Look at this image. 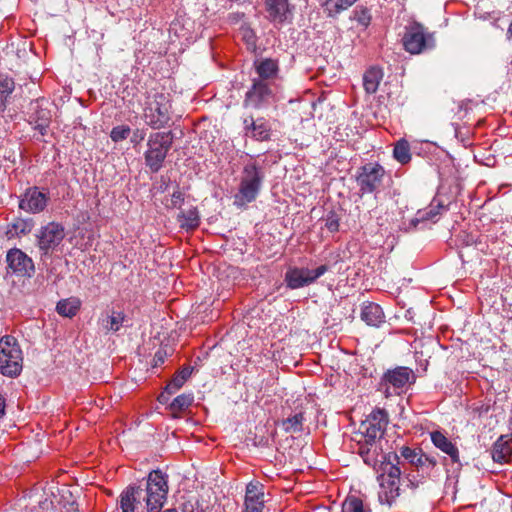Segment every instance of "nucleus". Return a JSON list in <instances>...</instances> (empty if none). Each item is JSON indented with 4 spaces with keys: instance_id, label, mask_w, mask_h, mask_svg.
<instances>
[{
    "instance_id": "nucleus-43",
    "label": "nucleus",
    "mask_w": 512,
    "mask_h": 512,
    "mask_svg": "<svg viewBox=\"0 0 512 512\" xmlns=\"http://www.w3.org/2000/svg\"><path fill=\"white\" fill-rule=\"evenodd\" d=\"M325 226L330 232H337L339 230V218L335 212L328 214Z\"/></svg>"
},
{
    "instance_id": "nucleus-28",
    "label": "nucleus",
    "mask_w": 512,
    "mask_h": 512,
    "mask_svg": "<svg viewBox=\"0 0 512 512\" xmlns=\"http://www.w3.org/2000/svg\"><path fill=\"white\" fill-rule=\"evenodd\" d=\"M383 77L382 71L378 68L372 67L368 69L363 76V86L368 94H373L377 91L379 83Z\"/></svg>"
},
{
    "instance_id": "nucleus-29",
    "label": "nucleus",
    "mask_w": 512,
    "mask_h": 512,
    "mask_svg": "<svg viewBox=\"0 0 512 512\" xmlns=\"http://www.w3.org/2000/svg\"><path fill=\"white\" fill-rule=\"evenodd\" d=\"M178 222L180 227L192 231L195 230L200 224V217L196 208H191L187 211H181L178 215Z\"/></svg>"
},
{
    "instance_id": "nucleus-23",
    "label": "nucleus",
    "mask_w": 512,
    "mask_h": 512,
    "mask_svg": "<svg viewBox=\"0 0 512 512\" xmlns=\"http://www.w3.org/2000/svg\"><path fill=\"white\" fill-rule=\"evenodd\" d=\"M361 319L370 326H379L384 322V313L380 305L367 302L362 307Z\"/></svg>"
},
{
    "instance_id": "nucleus-17",
    "label": "nucleus",
    "mask_w": 512,
    "mask_h": 512,
    "mask_svg": "<svg viewBox=\"0 0 512 512\" xmlns=\"http://www.w3.org/2000/svg\"><path fill=\"white\" fill-rule=\"evenodd\" d=\"M255 71L258 75L256 80H262L271 84L277 78L279 73L278 60L272 58H263L254 62Z\"/></svg>"
},
{
    "instance_id": "nucleus-38",
    "label": "nucleus",
    "mask_w": 512,
    "mask_h": 512,
    "mask_svg": "<svg viewBox=\"0 0 512 512\" xmlns=\"http://www.w3.org/2000/svg\"><path fill=\"white\" fill-rule=\"evenodd\" d=\"M12 229L14 230L16 235H26L29 234L33 227H34V221L32 219H16L12 225Z\"/></svg>"
},
{
    "instance_id": "nucleus-7",
    "label": "nucleus",
    "mask_w": 512,
    "mask_h": 512,
    "mask_svg": "<svg viewBox=\"0 0 512 512\" xmlns=\"http://www.w3.org/2000/svg\"><path fill=\"white\" fill-rule=\"evenodd\" d=\"M415 380L416 376L411 368L398 366L387 370L383 374L378 383L377 391L381 392L386 398L400 395Z\"/></svg>"
},
{
    "instance_id": "nucleus-35",
    "label": "nucleus",
    "mask_w": 512,
    "mask_h": 512,
    "mask_svg": "<svg viewBox=\"0 0 512 512\" xmlns=\"http://www.w3.org/2000/svg\"><path fill=\"white\" fill-rule=\"evenodd\" d=\"M355 2L356 0H326L324 6L329 16H335L351 7Z\"/></svg>"
},
{
    "instance_id": "nucleus-45",
    "label": "nucleus",
    "mask_w": 512,
    "mask_h": 512,
    "mask_svg": "<svg viewBox=\"0 0 512 512\" xmlns=\"http://www.w3.org/2000/svg\"><path fill=\"white\" fill-rule=\"evenodd\" d=\"M171 202L173 206L181 205L184 202V194L177 190L172 194Z\"/></svg>"
},
{
    "instance_id": "nucleus-42",
    "label": "nucleus",
    "mask_w": 512,
    "mask_h": 512,
    "mask_svg": "<svg viewBox=\"0 0 512 512\" xmlns=\"http://www.w3.org/2000/svg\"><path fill=\"white\" fill-rule=\"evenodd\" d=\"M356 14V20L363 26H368L371 21V15L369 13V10L367 8H360L359 10L355 11Z\"/></svg>"
},
{
    "instance_id": "nucleus-2",
    "label": "nucleus",
    "mask_w": 512,
    "mask_h": 512,
    "mask_svg": "<svg viewBox=\"0 0 512 512\" xmlns=\"http://www.w3.org/2000/svg\"><path fill=\"white\" fill-rule=\"evenodd\" d=\"M264 172L256 162L247 163L241 172L240 183L237 194L234 196V204L242 207L253 202L262 186Z\"/></svg>"
},
{
    "instance_id": "nucleus-4",
    "label": "nucleus",
    "mask_w": 512,
    "mask_h": 512,
    "mask_svg": "<svg viewBox=\"0 0 512 512\" xmlns=\"http://www.w3.org/2000/svg\"><path fill=\"white\" fill-rule=\"evenodd\" d=\"M23 368V353L17 339L5 335L0 339V372L6 377L18 376Z\"/></svg>"
},
{
    "instance_id": "nucleus-19",
    "label": "nucleus",
    "mask_w": 512,
    "mask_h": 512,
    "mask_svg": "<svg viewBox=\"0 0 512 512\" xmlns=\"http://www.w3.org/2000/svg\"><path fill=\"white\" fill-rule=\"evenodd\" d=\"M265 9L270 21L282 23L289 12L288 0H265Z\"/></svg>"
},
{
    "instance_id": "nucleus-33",
    "label": "nucleus",
    "mask_w": 512,
    "mask_h": 512,
    "mask_svg": "<svg viewBox=\"0 0 512 512\" xmlns=\"http://www.w3.org/2000/svg\"><path fill=\"white\" fill-rule=\"evenodd\" d=\"M394 158L401 164H407L411 160L410 145L405 139L399 140L393 149Z\"/></svg>"
},
{
    "instance_id": "nucleus-16",
    "label": "nucleus",
    "mask_w": 512,
    "mask_h": 512,
    "mask_svg": "<svg viewBox=\"0 0 512 512\" xmlns=\"http://www.w3.org/2000/svg\"><path fill=\"white\" fill-rule=\"evenodd\" d=\"M42 101L36 100L30 104L29 122L34 124V128L40 132L42 136L46 135L51 122V112L47 108L42 107Z\"/></svg>"
},
{
    "instance_id": "nucleus-40",
    "label": "nucleus",
    "mask_w": 512,
    "mask_h": 512,
    "mask_svg": "<svg viewBox=\"0 0 512 512\" xmlns=\"http://www.w3.org/2000/svg\"><path fill=\"white\" fill-rule=\"evenodd\" d=\"M264 498L262 487L258 484L249 483L246 487L245 500H259Z\"/></svg>"
},
{
    "instance_id": "nucleus-25",
    "label": "nucleus",
    "mask_w": 512,
    "mask_h": 512,
    "mask_svg": "<svg viewBox=\"0 0 512 512\" xmlns=\"http://www.w3.org/2000/svg\"><path fill=\"white\" fill-rule=\"evenodd\" d=\"M14 90V79L8 75L0 74V114L6 110Z\"/></svg>"
},
{
    "instance_id": "nucleus-14",
    "label": "nucleus",
    "mask_w": 512,
    "mask_h": 512,
    "mask_svg": "<svg viewBox=\"0 0 512 512\" xmlns=\"http://www.w3.org/2000/svg\"><path fill=\"white\" fill-rule=\"evenodd\" d=\"M49 196L38 187L28 188L19 202V208L28 213H40L47 207Z\"/></svg>"
},
{
    "instance_id": "nucleus-15",
    "label": "nucleus",
    "mask_w": 512,
    "mask_h": 512,
    "mask_svg": "<svg viewBox=\"0 0 512 512\" xmlns=\"http://www.w3.org/2000/svg\"><path fill=\"white\" fill-rule=\"evenodd\" d=\"M245 135L255 141H268L271 136V127L263 117L254 119L252 116L246 117L243 121Z\"/></svg>"
},
{
    "instance_id": "nucleus-27",
    "label": "nucleus",
    "mask_w": 512,
    "mask_h": 512,
    "mask_svg": "<svg viewBox=\"0 0 512 512\" xmlns=\"http://www.w3.org/2000/svg\"><path fill=\"white\" fill-rule=\"evenodd\" d=\"M81 307V301L76 297H70L60 300L56 305V311L59 315L72 318Z\"/></svg>"
},
{
    "instance_id": "nucleus-32",
    "label": "nucleus",
    "mask_w": 512,
    "mask_h": 512,
    "mask_svg": "<svg viewBox=\"0 0 512 512\" xmlns=\"http://www.w3.org/2000/svg\"><path fill=\"white\" fill-rule=\"evenodd\" d=\"M342 512H371L368 505L364 504L363 500L355 495L346 497L341 507Z\"/></svg>"
},
{
    "instance_id": "nucleus-39",
    "label": "nucleus",
    "mask_w": 512,
    "mask_h": 512,
    "mask_svg": "<svg viewBox=\"0 0 512 512\" xmlns=\"http://www.w3.org/2000/svg\"><path fill=\"white\" fill-rule=\"evenodd\" d=\"M131 129L127 125H119L113 127L110 133V137L114 142L125 140L130 135Z\"/></svg>"
},
{
    "instance_id": "nucleus-50",
    "label": "nucleus",
    "mask_w": 512,
    "mask_h": 512,
    "mask_svg": "<svg viewBox=\"0 0 512 512\" xmlns=\"http://www.w3.org/2000/svg\"><path fill=\"white\" fill-rule=\"evenodd\" d=\"M508 34L512 37V22L509 25Z\"/></svg>"
},
{
    "instance_id": "nucleus-34",
    "label": "nucleus",
    "mask_w": 512,
    "mask_h": 512,
    "mask_svg": "<svg viewBox=\"0 0 512 512\" xmlns=\"http://www.w3.org/2000/svg\"><path fill=\"white\" fill-rule=\"evenodd\" d=\"M191 373L192 369L190 367H185L178 371L167 384V390L170 392L179 390L191 376Z\"/></svg>"
},
{
    "instance_id": "nucleus-26",
    "label": "nucleus",
    "mask_w": 512,
    "mask_h": 512,
    "mask_svg": "<svg viewBox=\"0 0 512 512\" xmlns=\"http://www.w3.org/2000/svg\"><path fill=\"white\" fill-rule=\"evenodd\" d=\"M400 456L416 468H423L426 466L427 459L421 449H412L410 447L403 446L400 449Z\"/></svg>"
},
{
    "instance_id": "nucleus-5",
    "label": "nucleus",
    "mask_w": 512,
    "mask_h": 512,
    "mask_svg": "<svg viewBox=\"0 0 512 512\" xmlns=\"http://www.w3.org/2000/svg\"><path fill=\"white\" fill-rule=\"evenodd\" d=\"M402 43L408 53L421 54L435 48V34L429 32L423 24L413 21L405 27Z\"/></svg>"
},
{
    "instance_id": "nucleus-22",
    "label": "nucleus",
    "mask_w": 512,
    "mask_h": 512,
    "mask_svg": "<svg viewBox=\"0 0 512 512\" xmlns=\"http://www.w3.org/2000/svg\"><path fill=\"white\" fill-rule=\"evenodd\" d=\"M431 440L438 449L450 456L453 463H459L458 448L443 433L440 431L432 432Z\"/></svg>"
},
{
    "instance_id": "nucleus-12",
    "label": "nucleus",
    "mask_w": 512,
    "mask_h": 512,
    "mask_svg": "<svg viewBox=\"0 0 512 512\" xmlns=\"http://www.w3.org/2000/svg\"><path fill=\"white\" fill-rule=\"evenodd\" d=\"M272 96L273 90L271 84L265 83L262 80L253 79L252 86L246 92L243 103L245 107L260 109L268 104Z\"/></svg>"
},
{
    "instance_id": "nucleus-24",
    "label": "nucleus",
    "mask_w": 512,
    "mask_h": 512,
    "mask_svg": "<svg viewBox=\"0 0 512 512\" xmlns=\"http://www.w3.org/2000/svg\"><path fill=\"white\" fill-rule=\"evenodd\" d=\"M441 209H445V206L442 205L441 203H437V205H434L432 203L428 209L419 210L417 212V217L413 218L410 221L409 227L406 229V231L416 229L418 223H420V222L429 221V220L435 222V218L440 214Z\"/></svg>"
},
{
    "instance_id": "nucleus-8",
    "label": "nucleus",
    "mask_w": 512,
    "mask_h": 512,
    "mask_svg": "<svg viewBox=\"0 0 512 512\" xmlns=\"http://www.w3.org/2000/svg\"><path fill=\"white\" fill-rule=\"evenodd\" d=\"M385 176L384 168L378 163H367L358 168L355 180L360 195L377 193Z\"/></svg>"
},
{
    "instance_id": "nucleus-6",
    "label": "nucleus",
    "mask_w": 512,
    "mask_h": 512,
    "mask_svg": "<svg viewBox=\"0 0 512 512\" xmlns=\"http://www.w3.org/2000/svg\"><path fill=\"white\" fill-rule=\"evenodd\" d=\"M171 102L169 95L155 93L149 97L144 108V120L152 129L159 130L169 126L171 121Z\"/></svg>"
},
{
    "instance_id": "nucleus-21",
    "label": "nucleus",
    "mask_w": 512,
    "mask_h": 512,
    "mask_svg": "<svg viewBox=\"0 0 512 512\" xmlns=\"http://www.w3.org/2000/svg\"><path fill=\"white\" fill-rule=\"evenodd\" d=\"M512 456V438L501 435L492 448V458L495 462L506 463Z\"/></svg>"
},
{
    "instance_id": "nucleus-13",
    "label": "nucleus",
    "mask_w": 512,
    "mask_h": 512,
    "mask_svg": "<svg viewBox=\"0 0 512 512\" xmlns=\"http://www.w3.org/2000/svg\"><path fill=\"white\" fill-rule=\"evenodd\" d=\"M6 261L8 268L17 276L30 278L35 272L33 260L20 249H10Z\"/></svg>"
},
{
    "instance_id": "nucleus-11",
    "label": "nucleus",
    "mask_w": 512,
    "mask_h": 512,
    "mask_svg": "<svg viewBox=\"0 0 512 512\" xmlns=\"http://www.w3.org/2000/svg\"><path fill=\"white\" fill-rule=\"evenodd\" d=\"M327 270V265H320L314 270L297 267L289 268L285 273V282L288 288L298 289L315 282Z\"/></svg>"
},
{
    "instance_id": "nucleus-37",
    "label": "nucleus",
    "mask_w": 512,
    "mask_h": 512,
    "mask_svg": "<svg viewBox=\"0 0 512 512\" xmlns=\"http://www.w3.org/2000/svg\"><path fill=\"white\" fill-rule=\"evenodd\" d=\"M303 420V413H296L295 415L283 420L282 426L286 432H301L303 429Z\"/></svg>"
},
{
    "instance_id": "nucleus-30",
    "label": "nucleus",
    "mask_w": 512,
    "mask_h": 512,
    "mask_svg": "<svg viewBox=\"0 0 512 512\" xmlns=\"http://www.w3.org/2000/svg\"><path fill=\"white\" fill-rule=\"evenodd\" d=\"M385 460H387L386 467L384 468L385 477L388 479H395L400 480L401 476V469L399 467L400 464V457L396 453H390L387 457H385Z\"/></svg>"
},
{
    "instance_id": "nucleus-48",
    "label": "nucleus",
    "mask_w": 512,
    "mask_h": 512,
    "mask_svg": "<svg viewBox=\"0 0 512 512\" xmlns=\"http://www.w3.org/2000/svg\"><path fill=\"white\" fill-rule=\"evenodd\" d=\"M5 410V399L0 393V418L4 415Z\"/></svg>"
},
{
    "instance_id": "nucleus-49",
    "label": "nucleus",
    "mask_w": 512,
    "mask_h": 512,
    "mask_svg": "<svg viewBox=\"0 0 512 512\" xmlns=\"http://www.w3.org/2000/svg\"><path fill=\"white\" fill-rule=\"evenodd\" d=\"M425 458L427 459L426 465L428 464L431 468H434L437 464L436 459L433 457H429L425 455Z\"/></svg>"
},
{
    "instance_id": "nucleus-10",
    "label": "nucleus",
    "mask_w": 512,
    "mask_h": 512,
    "mask_svg": "<svg viewBox=\"0 0 512 512\" xmlns=\"http://www.w3.org/2000/svg\"><path fill=\"white\" fill-rule=\"evenodd\" d=\"M388 424V414L384 409L373 410L367 419L361 424L363 430L360 437L374 443L382 438Z\"/></svg>"
},
{
    "instance_id": "nucleus-1",
    "label": "nucleus",
    "mask_w": 512,
    "mask_h": 512,
    "mask_svg": "<svg viewBox=\"0 0 512 512\" xmlns=\"http://www.w3.org/2000/svg\"><path fill=\"white\" fill-rule=\"evenodd\" d=\"M168 493L167 476L160 470L149 473L146 488L129 485L119 496L121 512H139L146 508L147 512H160Z\"/></svg>"
},
{
    "instance_id": "nucleus-47",
    "label": "nucleus",
    "mask_w": 512,
    "mask_h": 512,
    "mask_svg": "<svg viewBox=\"0 0 512 512\" xmlns=\"http://www.w3.org/2000/svg\"><path fill=\"white\" fill-rule=\"evenodd\" d=\"M138 139L139 140H143L144 139V134L143 133H140L139 130H136L134 132V136L132 138V142H138Z\"/></svg>"
},
{
    "instance_id": "nucleus-46",
    "label": "nucleus",
    "mask_w": 512,
    "mask_h": 512,
    "mask_svg": "<svg viewBox=\"0 0 512 512\" xmlns=\"http://www.w3.org/2000/svg\"><path fill=\"white\" fill-rule=\"evenodd\" d=\"M175 392H170L167 390V386L165 387L164 391L161 392L158 396V401L161 404H166L169 401L170 395L174 394Z\"/></svg>"
},
{
    "instance_id": "nucleus-31",
    "label": "nucleus",
    "mask_w": 512,
    "mask_h": 512,
    "mask_svg": "<svg viewBox=\"0 0 512 512\" xmlns=\"http://www.w3.org/2000/svg\"><path fill=\"white\" fill-rule=\"evenodd\" d=\"M125 318L124 312L112 310L111 315L102 320V326L106 332H117L124 323Z\"/></svg>"
},
{
    "instance_id": "nucleus-9",
    "label": "nucleus",
    "mask_w": 512,
    "mask_h": 512,
    "mask_svg": "<svg viewBox=\"0 0 512 512\" xmlns=\"http://www.w3.org/2000/svg\"><path fill=\"white\" fill-rule=\"evenodd\" d=\"M65 237L64 227L56 222L43 226L37 234V246L41 256H48L62 243Z\"/></svg>"
},
{
    "instance_id": "nucleus-18",
    "label": "nucleus",
    "mask_w": 512,
    "mask_h": 512,
    "mask_svg": "<svg viewBox=\"0 0 512 512\" xmlns=\"http://www.w3.org/2000/svg\"><path fill=\"white\" fill-rule=\"evenodd\" d=\"M381 491L378 494L379 501L391 505L392 502L399 496L400 480L388 479L385 474L379 477Z\"/></svg>"
},
{
    "instance_id": "nucleus-44",
    "label": "nucleus",
    "mask_w": 512,
    "mask_h": 512,
    "mask_svg": "<svg viewBox=\"0 0 512 512\" xmlns=\"http://www.w3.org/2000/svg\"><path fill=\"white\" fill-rule=\"evenodd\" d=\"M167 357V352L164 349H159L153 358L154 367L160 366L165 362V359Z\"/></svg>"
},
{
    "instance_id": "nucleus-41",
    "label": "nucleus",
    "mask_w": 512,
    "mask_h": 512,
    "mask_svg": "<svg viewBox=\"0 0 512 512\" xmlns=\"http://www.w3.org/2000/svg\"><path fill=\"white\" fill-rule=\"evenodd\" d=\"M245 509L243 512H262L264 508V499L245 500Z\"/></svg>"
},
{
    "instance_id": "nucleus-20",
    "label": "nucleus",
    "mask_w": 512,
    "mask_h": 512,
    "mask_svg": "<svg viewBox=\"0 0 512 512\" xmlns=\"http://www.w3.org/2000/svg\"><path fill=\"white\" fill-rule=\"evenodd\" d=\"M358 454L361 456L363 461L370 466H374L378 462V455L382 450L378 443L367 441L362 437L357 440Z\"/></svg>"
},
{
    "instance_id": "nucleus-36",
    "label": "nucleus",
    "mask_w": 512,
    "mask_h": 512,
    "mask_svg": "<svg viewBox=\"0 0 512 512\" xmlns=\"http://www.w3.org/2000/svg\"><path fill=\"white\" fill-rule=\"evenodd\" d=\"M194 401V397L192 394H181L174 398V400L169 404V409L173 413H178L189 408Z\"/></svg>"
},
{
    "instance_id": "nucleus-3",
    "label": "nucleus",
    "mask_w": 512,
    "mask_h": 512,
    "mask_svg": "<svg viewBox=\"0 0 512 512\" xmlns=\"http://www.w3.org/2000/svg\"><path fill=\"white\" fill-rule=\"evenodd\" d=\"M174 134L172 131L155 132L149 135L147 150L144 153L145 164L152 173H157L172 148Z\"/></svg>"
}]
</instances>
